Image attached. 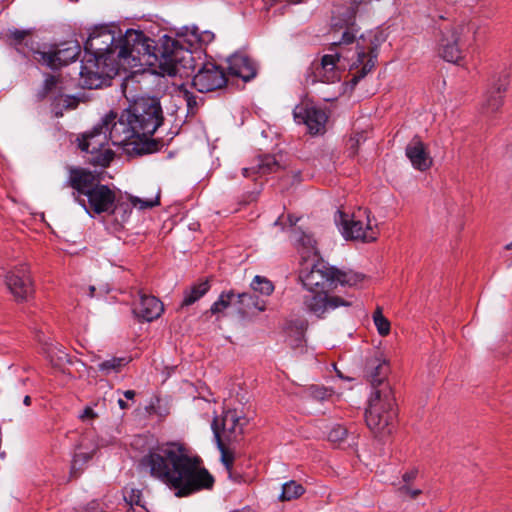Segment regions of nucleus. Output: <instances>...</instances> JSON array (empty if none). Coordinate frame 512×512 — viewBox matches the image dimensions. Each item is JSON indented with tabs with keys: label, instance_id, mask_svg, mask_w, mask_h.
<instances>
[{
	"label": "nucleus",
	"instance_id": "40",
	"mask_svg": "<svg viewBox=\"0 0 512 512\" xmlns=\"http://www.w3.org/2000/svg\"><path fill=\"white\" fill-rule=\"evenodd\" d=\"M398 490L402 495L408 496L412 499H415L417 496H419L422 493V490L412 489L410 487V485H407V484L400 485Z\"/></svg>",
	"mask_w": 512,
	"mask_h": 512
},
{
	"label": "nucleus",
	"instance_id": "38",
	"mask_svg": "<svg viewBox=\"0 0 512 512\" xmlns=\"http://www.w3.org/2000/svg\"><path fill=\"white\" fill-rule=\"evenodd\" d=\"M347 435V430L341 425H335L331 428L330 432L328 433V439L331 442H342Z\"/></svg>",
	"mask_w": 512,
	"mask_h": 512
},
{
	"label": "nucleus",
	"instance_id": "13",
	"mask_svg": "<svg viewBox=\"0 0 512 512\" xmlns=\"http://www.w3.org/2000/svg\"><path fill=\"white\" fill-rule=\"evenodd\" d=\"M5 283L17 301L27 300L33 293V284L26 264L14 267L5 276Z\"/></svg>",
	"mask_w": 512,
	"mask_h": 512
},
{
	"label": "nucleus",
	"instance_id": "42",
	"mask_svg": "<svg viewBox=\"0 0 512 512\" xmlns=\"http://www.w3.org/2000/svg\"><path fill=\"white\" fill-rule=\"evenodd\" d=\"M91 458V455L88 453H78L75 454L73 461H72V470L74 471L77 469L78 464H84L88 462Z\"/></svg>",
	"mask_w": 512,
	"mask_h": 512
},
{
	"label": "nucleus",
	"instance_id": "25",
	"mask_svg": "<svg viewBox=\"0 0 512 512\" xmlns=\"http://www.w3.org/2000/svg\"><path fill=\"white\" fill-rule=\"evenodd\" d=\"M280 169V164L272 155H265L259 157L255 164L250 167L243 168L242 174L244 177H251L253 175L265 176L270 173L277 172Z\"/></svg>",
	"mask_w": 512,
	"mask_h": 512
},
{
	"label": "nucleus",
	"instance_id": "43",
	"mask_svg": "<svg viewBox=\"0 0 512 512\" xmlns=\"http://www.w3.org/2000/svg\"><path fill=\"white\" fill-rule=\"evenodd\" d=\"M418 475V469L412 468L409 471H406L402 476V482L403 484L410 485V483L416 479Z\"/></svg>",
	"mask_w": 512,
	"mask_h": 512
},
{
	"label": "nucleus",
	"instance_id": "17",
	"mask_svg": "<svg viewBox=\"0 0 512 512\" xmlns=\"http://www.w3.org/2000/svg\"><path fill=\"white\" fill-rule=\"evenodd\" d=\"M363 36L357 41L356 59L350 64L351 83L356 85L360 79L365 77L374 67L376 55H372V48L364 44Z\"/></svg>",
	"mask_w": 512,
	"mask_h": 512
},
{
	"label": "nucleus",
	"instance_id": "10",
	"mask_svg": "<svg viewBox=\"0 0 512 512\" xmlns=\"http://www.w3.org/2000/svg\"><path fill=\"white\" fill-rule=\"evenodd\" d=\"M356 34L353 29L348 28L343 32L341 40L338 42L340 46L354 42ZM348 59L344 55V48L340 47V51L334 54H326L322 57L320 64L316 67L315 77L324 83H335L341 78V70L345 67L341 63L342 60Z\"/></svg>",
	"mask_w": 512,
	"mask_h": 512
},
{
	"label": "nucleus",
	"instance_id": "35",
	"mask_svg": "<svg viewBox=\"0 0 512 512\" xmlns=\"http://www.w3.org/2000/svg\"><path fill=\"white\" fill-rule=\"evenodd\" d=\"M251 287L254 292H258L264 296H269L274 291V285L272 282L267 278L258 275L254 277Z\"/></svg>",
	"mask_w": 512,
	"mask_h": 512
},
{
	"label": "nucleus",
	"instance_id": "12",
	"mask_svg": "<svg viewBox=\"0 0 512 512\" xmlns=\"http://www.w3.org/2000/svg\"><path fill=\"white\" fill-rule=\"evenodd\" d=\"M476 27L471 24H458L445 30L440 42V54L444 60L458 63L462 58L461 45L467 34L475 33Z\"/></svg>",
	"mask_w": 512,
	"mask_h": 512
},
{
	"label": "nucleus",
	"instance_id": "41",
	"mask_svg": "<svg viewBox=\"0 0 512 512\" xmlns=\"http://www.w3.org/2000/svg\"><path fill=\"white\" fill-rule=\"evenodd\" d=\"M181 92H182L183 97L187 103L188 110L190 112H193V109L197 106L196 97L188 90H183Z\"/></svg>",
	"mask_w": 512,
	"mask_h": 512
},
{
	"label": "nucleus",
	"instance_id": "8",
	"mask_svg": "<svg viewBox=\"0 0 512 512\" xmlns=\"http://www.w3.org/2000/svg\"><path fill=\"white\" fill-rule=\"evenodd\" d=\"M335 222L340 227L345 239L372 242L377 239L379 234L376 220L366 209H358L352 215L338 211Z\"/></svg>",
	"mask_w": 512,
	"mask_h": 512
},
{
	"label": "nucleus",
	"instance_id": "14",
	"mask_svg": "<svg viewBox=\"0 0 512 512\" xmlns=\"http://www.w3.org/2000/svg\"><path fill=\"white\" fill-rule=\"evenodd\" d=\"M509 85L507 74H499L492 78L488 88L483 94L481 111L483 114L497 112L504 102V94Z\"/></svg>",
	"mask_w": 512,
	"mask_h": 512
},
{
	"label": "nucleus",
	"instance_id": "15",
	"mask_svg": "<svg viewBox=\"0 0 512 512\" xmlns=\"http://www.w3.org/2000/svg\"><path fill=\"white\" fill-rule=\"evenodd\" d=\"M223 70L212 62L202 65L193 77V86L201 93L211 92L222 88L226 84Z\"/></svg>",
	"mask_w": 512,
	"mask_h": 512
},
{
	"label": "nucleus",
	"instance_id": "49",
	"mask_svg": "<svg viewBox=\"0 0 512 512\" xmlns=\"http://www.w3.org/2000/svg\"><path fill=\"white\" fill-rule=\"evenodd\" d=\"M24 405L29 406L31 404V398L30 396H25L23 400Z\"/></svg>",
	"mask_w": 512,
	"mask_h": 512
},
{
	"label": "nucleus",
	"instance_id": "9",
	"mask_svg": "<svg viewBox=\"0 0 512 512\" xmlns=\"http://www.w3.org/2000/svg\"><path fill=\"white\" fill-rule=\"evenodd\" d=\"M109 130L103 127L101 123L96 125L93 130L79 140V148L91 154L89 161L94 165L107 166L113 159L114 153L109 147Z\"/></svg>",
	"mask_w": 512,
	"mask_h": 512
},
{
	"label": "nucleus",
	"instance_id": "29",
	"mask_svg": "<svg viewBox=\"0 0 512 512\" xmlns=\"http://www.w3.org/2000/svg\"><path fill=\"white\" fill-rule=\"evenodd\" d=\"M212 430H213L214 437L217 442L218 449L221 452V461H222L223 465L225 466V468L227 469V471L230 472L233 467L234 456H233V453L225 447V445L223 444V442L221 440V435L218 430V421L217 420L212 422Z\"/></svg>",
	"mask_w": 512,
	"mask_h": 512
},
{
	"label": "nucleus",
	"instance_id": "26",
	"mask_svg": "<svg viewBox=\"0 0 512 512\" xmlns=\"http://www.w3.org/2000/svg\"><path fill=\"white\" fill-rule=\"evenodd\" d=\"M36 338L40 344H42L43 352L50 360L53 366H61L63 363L68 361V355L58 345L52 343L49 336L43 332H38Z\"/></svg>",
	"mask_w": 512,
	"mask_h": 512
},
{
	"label": "nucleus",
	"instance_id": "2",
	"mask_svg": "<svg viewBox=\"0 0 512 512\" xmlns=\"http://www.w3.org/2000/svg\"><path fill=\"white\" fill-rule=\"evenodd\" d=\"M141 466L149 475L185 497L214 484L212 475L201 465L199 457L191 456L187 447L178 442L158 445L142 458Z\"/></svg>",
	"mask_w": 512,
	"mask_h": 512
},
{
	"label": "nucleus",
	"instance_id": "22",
	"mask_svg": "<svg viewBox=\"0 0 512 512\" xmlns=\"http://www.w3.org/2000/svg\"><path fill=\"white\" fill-rule=\"evenodd\" d=\"M218 421V430L221 439L228 441L236 439L243 432L244 419L236 410H228L224 412L221 419L215 418L213 422Z\"/></svg>",
	"mask_w": 512,
	"mask_h": 512
},
{
	"label": "nucleus",
	"instance_id": "19",
	"mask_svg": "<svg viewBox=\"0 0 512 512\" xmlns=\"http://www.w3.org/2000/svg\"><path fill=\"white\" fill-rule=\"evenodd\" d=\"M44 93L53 99L52 111L59 117L63 115L64 109L74 108L75 101L70 96L63 95L62 88L59 86V78L49 76L44 83Z\"/></svg>",
	"mask_w": 512,
	"mask_h": 512
},
{
	"label": "nucleus",
	"instance_id": "1",
	"mask_svg": "<svg viewBox=\"0 0 512 512\" xmlns=\"http://www.w3.org/2000/svg\"><path fill=\"white\" fill-rule=\"evenodd\" d=\"M84 48L87 55L80 76L82 86L87 89L107 85L121 70L156 66L154 41L141 31L127 30L116 39L113 31L101 27L90 34Z\"/></svg>",
	"mask_w": 512,
	"mask_h": 512
},
{
	"label": "nucleus",
	"instance_id": "24",
	"mask_svg": "<svg viewBox=\"0 0 512 512\" xmlns=\"http://www.w3.org/2000/svg\"><path fill=\"white\" fill-rule=\"evenodd\" d=\"M228 71L232 76L239 77L245 82L251 80L256 75V66L254 62L246 55L236 53L227 59Z\"/></svg>",
	"mask_w": 512,
	"mask_h": 512
},
{
	"label": "nucleus",
	"instance_id": "52",
	"mask_svg": "<svg viewBox=\"0 0 512 512\" xmlns=\"http://www.w3.org/2000/svg\"><path fill=\"white\" fill-rule=\"evenodd\" d=\"M505 249H507V250L512 249V241L505 246Z\"/></svg>",
	"mask_w": 512,
	"mask_h": 512
},
{
	"label": "nucleus",
	"instance_id": "16",
	"mask_svg": "<svg viewBox=\"0 0 512 512\" xmlns=\"http://www.w3.org/2000/svg\"><path fill=\"white\" fill-rule=\"evenodd\" d=\"M80 54V46L76 42H69L54 52L33 51L34 59L53 69L73 62Z\"/></svg>",
	"mask_w": 512,
	"mask_h": 512
},
{
	"label": "nucleus",
	"instance_id": "28",
	"mask_svg": "<svg viewBox=\"0 0 512 512\" xmlns=\"http://www.w3.org/2000/svg\"><path fill=\"white\" fill-rule=\"evenodd\" d=\"M294 237L298 244V250L306 262L311 257H317L316 241L311 235L304 232H295Z\"/></svg>",
	"mask_w": 512,
	"mask_h": 512
},
{
	"label": "nucleus",
	"instance_id": "45",
	"mask_svg": "<svg viewBox=\"0 0 512 512\" xmlns=\"http://www.w3.org/2000/svg\"><path fill=\"white\" fill-rule=\"evenodd\" d=\"M127 512H147V509L143 503V504L129 506V508L127 509Z\"/></svg>",
	"mask_w": 512,
	"mask_h": 512
},
{
	"label": "nucleus",
	"instance_id": "47",
	"mask_svg": "<svg viewBox=\"0 0 512 512\" xmlns=\"http://www.w3.org/2000/svg\"><path fill=\"white\" fill-rule=\"evenodd\" d=\"M292 178H293V183L300 181V172L299 171H293L292 172Z\"/></svg>",
	"mask_w": 512,
	"mask_h": 512
},
{
	"label": "nucleus",
	"instance_id": "18",
	"mask_svg": "<svg viewBox=\"0 0 512 512\" xmlns=\"http://www.w3.org/2000/svg\"><path fill=\"white\" fill-rule=\"evenodd\" d=\"M294 118L298 123H304L311 134L325 131L327 115L324 110L312 105H300L294 109Z\"/></svg>",
	"mask_w": 512,
	"mask_h": 512
},
{
	"label": "nucleus",
	"instance_id": "34",
	"mask_svg": "<svg viewBox=\"0 0 512 512\" xmlns=\"http://www.w3.org/2000/svg\"><path fill=\"white\" fill-rule=\"evenodd\" d=\"M235 294L233 292L222 293L219 299L211 306V313L217 314L224 311L227 307H235Z\"/></svg>",
	"mask_w": 512,
	"mask_h": 512
},
{
	"label": "nucleus",
	"instance_id": "6",
	"mask_svg": "<svg viewBox=\"0 0 512 512\" xmlns=\"http://www.w3.org/2000/svg\"><path fill=\"white\" fill-rule=\"evenodd\" d=\"M299 278L308 293L320 290H333L340 286L354 287L363 282L365 276L353 270H340L317 261L311 266L305 263Z\"/></svg>",
	"mask_w": 512,
	"mask_h": 512
},
{
	"label": "nucleus",
	"instance_id": "48",
	"mask_svg": "<svg viewBox=\"0 0 512 512\" xmlns=\"http://www.w3.org/2000/svg\"><path fill=\"white\" fill-rule=\"evenodd\" d=\"M118 405L121 409H127L129 407L128 403L125 402L123 399L118 400Z\"/></svg>",
	"mask_w": 512,
	"mask_h": 512
},
{
	"label": "nucleus",
	"instance_id": "23",
	"mask_svg": "<svg viewBox=\"0 0 512 512\" xmlns=\"http://www.w3.org/2000/svg\"><path fill=\"white\" fill-rule=\"evenodd\" d=\"M163 312V304L154 296L140 293L139 300L134 303L133 313L145 321H153Z\"/></svg>",
	"mask_w": 512,
	"mask_h": 512
},
{
	"label": "nucleus",
	"instance_id": "44",
	"mask_svg": "<svg viewBox=\"0 0 512 512\" xmlns=\"http://www.w3.org/2000/svg\"><path fill=\"white\" fill-rule=\"evenodd\" d=\"M79 417L81 420L94 419L97 417V414L92 408L86 407Z\"/></svg>",
	"mask_w": 512,
	"mask_h": 512
},
{
	"label": "nucleus",
	"instance_id": "54",
	"mask_svg": "<svg viewBox=\"0 0 512 512\" xmlns=\"http://www.w3.org/2000/svg\"><path fill=\"white\" fill-rule=\"evenodd\" d=\"M318 397H320V398H324V392H323V393H321V394H319V395H318Z\"/></svg>",
	"mask_w": 512,
	"mask_h": 512
},
{
	"label": "nucleus",
	"instance_id": "53",
	"mask_svg": "<svg viewBox=\"0 0 512 512\" xmlns=\"http://www.w3.org/2000/svg\"><path fill=\"white\" fill-rule=\"evenodd\" d=\"M289 220H290L291 225H294L297 222L298 219L290 218Z\"/></svg>",
	"mask_w": 512,
	"mask_h": 512
},
{
	"label": "nucleus",
	"instance_id": "11",
	"mask_svg": "<svg viewBox=\"0 0 512 512\" xmlns=\"http://www.w3.org/2000/svg\"><path fill=\"white\" fill-rule=\"evenodd\" d=\"M352 305L350 299L332 293V290H320L307 293L304 296V307L306 311L319 319L326 318L328 314L339 307Z\"/></svg>",
	"mask_w": 512,
	"mask_h": 512
},
{
	"label": "nucleus",
	"instance_id": "33",
	"mask_svg": "<svg viewBox=\"0 0 512 512\" xmlns=\"http://www.w3.org/2000/svg\"><path fill=\"white\" fill-rule=\"evenodd\" d=\"M372 318L377 332L381 336H387L390 333L391 324L390 321L383 315L381 307L378 306L376 308V310L373 312Z\"/></svg>",
	"mask_w": 512,
	"mask_h": 512
},
{
	"label": "nucleus",
	"instance_id": "7",
	"mask_svg": "<svg viewBox=\"0 0 512 512\" xmlns=\"http://www.w3.org/2000/svg\"><path fill=\"white\" fill-rule=\"evenodd\" d=\"M397 416L395 397L389 385L375 389L369 400L365 420L369 429L380 438L390 435Z\"/></svg>",
	"mask_w": 512,
	"mask_h": 512
},
{
	"label": "nucleus",
	"instance_id": "50",
	"mask_svg": "<svg viewBox=\"0 0 512 512\" xmlns=\"http://www.w3.org/2000/svg\"><path fill=\"white\" fill-rule=\"evenodd\" d=\"M89 296L90 297H93L94 296V292H95V287L94 286H89Z\"/></svg>",
	"mask_w": 512,
	"mask_h": 512
},
{
	"label": "nucleus",
	"instance_id": "51",
	"mask_svg": "<svg viewBox=\"0 0 512 512\" xmlns=\"http://www.w3.org/2000/svg\"><path fill=\"white\" fill-rule=\"evenodd\" d=\"M350 141H351V143H352V144H351V145H352V147H354L356 144H358V143H359V138H357L356 140H355L354 138H350Z\"/></svg>",
	"mask_w": 512,
	"mask_h": 512
},
{
	"label": "nucleus",
	"instance_id": "27",
	"mask_svg": "<svg viewBox=\"0 0 512 512\" xmlns=\"http://www.w3.org/2000/svg\"><path fill=\"white\" fill-rule=\"evenodd\" d=\"M235 309L242 315L251 314L254 310L263 312L266 309V303L251 293L235 294Z\"/></svg>",
	"mask_w": 512,
	"mask_h": 512
},
{
	"label": "nucleus",
	"instance_id": "4",
	"mask_svg": "<svg viewBox=\"0 0 512 512\" xmlns=\"http://www.w3.org/2000/svg\"><path fill=\"white\" fill-rule=\"evenodd\" d=\"M215 39V34L210 30H201L198 26L192 25L182 28L176 37L163 36L162 50L157 55L156 66L163 74L174 76L181 68H186V62L192 60L189 48L202 47L210 44Z\"/></svg>",
	"mask_w": 512,
	"mask_h": 512
},
{
	"label": "nucleus",
	"instance_id": "20",
	"mask_svg": "<svg viewBox=\"0 0 512 512\" xmlns=\"http://www.w3.org/2000/svg\"><path fill=\"white\" fill-rule=\"evenodd\" d=\"M405 153L411 165L416 170L426 171L433 164V159L430 156L427 146L418 137H414L408 143Z\"/></svg>",
	"mask_w": 512,
	"mask_h": 512
},
{
	"label": "nucleus",
	"instance_id": "39",
	"mask_svg": "<svg viewBox=\"0 0 512 512\" xmlns=\"http://www.w3.org/2000/svg\"><path fill=\"white\" fill-rule=\"evenodd\" d=\"M29 34V30H19L16 28L7 30V36L11 38L16 45H20Z\"/></svg>",
	"mask_w": 512,
	"mask_h": 512
},
{
	"label": "nucleus",
	"instance_id": "5",
	"mask_svg": "<svg viewBox=\"0 0 512 512\" xmlns=\"http://www.w3.org/2000/svg\"><path fill=\"white\" fill-rule=\"evenodd\" d=\"M129 203L116 199L115 192L106 185L96 186L84 199H79V204L85 211L94 214H115L116 218L121 214V222L127 220L130 213V206L145 210L160 204V189L153 187L152 196L137 197L127 195Z\"/></svg>",
	"mask_w": 512,
	"mask_h": 512
},
{
	"label": "nucleus",
	"instance_id": "31",
	"mask_svg": "<svg viewBox=\"0 0 512 512\" xmlns=\"http://www.w3.org/2000/svg\"><path fill=\"white\" fill-rule=\"evenodd\" d=\"M389 371L388 363L385 359H378L377 364L373 365V372L371 373V382L372 384L378 385L381 389L386 384L383 383L384 379L386 378Z\"/></svg>",
	"mask_w": 512,
	"mask_h": 512
},
{
	"label": "nucleus",
	"instance_id": "36",
	"mask_svg": "<svg viewBox=\"0 0 512 512\" xmlns=\"http://www.w3.org/2000/svg\"><path fill=\"white\" fill-rule=\"evenodd\" d=\"M127 364L125 358H112L106 361H103L99 364V370L104 372L105 374H109L111 372H118L123 366Z\"/></svg>",
	"mask_w": 512,
	"mask_h": 512
},
{
	"label": "nucleus",
	"instance_id": "46",
	"mask_svg": "<svg viewBox=\"0 0 512 512\" xmlns=\"http://www.w3.org/2000/svg\"><path fill=\"white\" fill-rule=\"evenodd\" d=\"M123 395L126 399L132 400L135 397L136 393L133 390H126L123 392Z\"/></svg>",
	"mask_w": 512,
	"mask_h": 512
},
{
	"label": "nucleus",
	"instance_id": "30",
	"mask_svg": "<svg viewBox=\"0 0 512 512\" xmlns=\"http://www.w3.org/2000/svg\"><path fill=\"white\" fill-rule=\"evenodd\" d=\"M210 286L208 281H203L198 284H194L190 289H187L184 292V298L182 301V306H189L199 300L202 296H204Z\"/></svg>",
	"mask_w": 512,
	"mask_h": 512
},
{
	"label": "nucleus",
	"instance_id": "21",
	"mask_svg": "<svg viewBox=\"0 0 512 512\" xmlns=\"http://www.w3.org/2000/svg\"><path fill=\"white\" fill-rule=\"evenodd\" d=\"M70 185L75 190L73 196L79 203V199H84L96 186H99L95 175L89 171L77 169L70 175Z\"/></svg>",
	"mask_w": 512,
	"mask_h": 512
},
{
	"label": "nucleus",
	"instance_id": "3",
	"mask_svg": "<svg viewBox=\"0 0 512 512\" xmlns=\"http://www.w3.org/2000/svg\"><path fill=\"white\" fill-rule=\"evenodd\" d=\"M162 121L159 101L147 98L136 101L119 116L110 112L103 118V127L109 130L114 146H132L128 152L145 154L156 151L157 143L151 137Z\"/></svg>",
	"mask_w": 512,
	"mask_h": 512
},
{
	"label": "nucleus",
	"instance_id": "37",
	"mask_svg": "<svg viewBox=\"0 0 512 512\" xmlns=\"http://www.w3.org/2000/svg\"><path fill=\"white\" fill-rule=\"evenodd\" d=\"M124 500L128 506L143 504L142 493L138 489L130 488L124 490Z\"/></svg>",
	"mask_w": 512,
	"mask_h": 512
},
{
	"label": "nucleus",
	"instance_id": "32",
	"mask_svg": "<svg viewBox=\"0 0 512 512\" xmlns=\"http://www.w3.org/2000/svg\"><path fill=\"white\" fill-rule=\"evenodd\" d=\"M305 492L304 487L295 482L289 481L286 482L282 487V493L280 495L281 501H291L299 498Z\"/></svg>",
	"mask_w": 512,
	"mask_h": 512
}]
</instances>
